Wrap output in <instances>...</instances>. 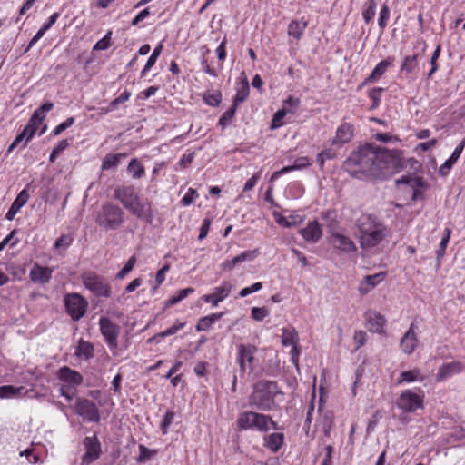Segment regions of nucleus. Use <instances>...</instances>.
<instances>
[{
	"label": "nucleus",
	"mask_w": 465,
	"mask_h": 465,
	"mask_svg": "<svg viewBox=\"0 0 465 465\" xmlns=\"http://www.w3.org/2000/svg\"><path fill=\"white\" fill-rule=\"evenodd\" d=\"M385 277L384 272L376 273L373 275H367L364 278V282L366 286L361 284L359 291L361 294H365L369 292L371 289H373L381 281H382Z\"/></svg>",
	"instance_id": "7c9ffc66"
},
{
	"label": "nucleus",
	"mask_w": 465,
	"mask_h": 465,
	"mask_svg": "<svg viewBox=\"0 0 465 465\" xmlns=\"http://www.w3.org/2000/svg\"><path fill=\"white\" fill-rule=\"evenodd\" d=\"M224 315V312L213 313L204 317L200 318L196 324V331H206L212 327L218 320Z\"/></svg>",
	"instance_id": "c756f323"
},
{
	"label": "nucleus",
	"mask_w": 465,
	"mask_h": 465,
	"mask_svg": "<svg viewBox=\"0 0 465 465\" xmlns=\"http://www.w3.org/2000/svg\"><path fill=\"white\" fill-rule=\"evenodd\" d=\"M174 418V412L172 410H168L161 422L160 428L163 434L167 433V430L173 423Z\"/></svg>",
	"instance_id": "09e8293b"
},
{
	"label": "nucleus",
	"mask_w": 465,
	"mask_h": 465,
	"mask_svg": "<svg viewBox=\"0 0 465 465\" xmlns=\"http://www.w3.org/2000/svg\"><path fill=\"white\" fill-rule=\"evenodd\" d=\"M353 340L357 343L355 350L362 347L367 341V333L363 331H356L353 335Z\"/></svg>",
	"instance_id": "bf43d9fd"
},
{
	"label": "nucleus",
	"mask_w": 465,
	"mask_h": 465,
	"mask_svg": "<svg viewBox=\"0 0 465 465\" xmlns=\"http://www.w3.org/2000/svg\"><path fill=\"white\" fill-rule=\"evenodd\" d=\"M210 225H211V220L210 219H204L203 220V223L200 228V233H199V236H198V239L200 241H202L203 239H204L207 234H208V232H209V229H210Z\"/></svg>",
	"instance_id": "69168bd1"
},
{
	"label": "nucleus",
	"mask_w": 465,
	"mask_h": 465,
	"mask_svg": "<svg viewBox=\"0 0 465 465\" xmlns=\"http://www.w3.org/2000/svg\"><path fill=\"white\" fill-rule=\"evenodd\" d=\"M422 405V398L411 390L403 391L397 400V406L406 412H413Z\"/></svg>",
	"instance_id": "f8f14e48"
},
{
	"label": "nucleus",
	"mask_w": 465,
	"mask_h": 465,
	"mask_svg": "<svg viewBox=\"0 0 465 465\" xmlns=\"http://www.w3.org/2000/svg\"><path fill=\"white\" fill-rule=\"evenodd\" d=\"M377 147L373 144H365L349 156L346 165L357 168L352 171L354 175L362 173L374 177L375 170H377Z\"/></svg>",
	"instance_id": "f03ea898"
},
{
	"label": "nucleus",
	"mask_w": 465,
	"mask_h": 465,
	"mask_svg": "<svg viewBox=\"0 0 465 465\" xmlns=\"http://www.w3.org/2000/svg\"><path fill=\"white\" fill-rule=\"evenodd\" d=\"M263 440L264 447L269 449L272 452L276 453L283 445L284 434L282 432H274L265 436Z\"/></svg>",
	"instance_id": "a878e982"
},
{
	"label": "nucleus",
	"mask_w": 465,
	"mask_h": 465,
	"mask_svg": "<svg viewBox=\"0 0 465 465\" xmlns=\"http://www.w3.org/2000/svg\"><path fill=\"white\" fill-rule=\"evenodd\" d=\"M261 177V173L258 172L256 173H254L244 184V188H243V191L244 192H247V191H250L252 190L257 183L258 180L260 179Z\"/></svg>",
	"instance_id": "0e129e2a"
},
{
	"label": "nucleus",
	"mask_w": 465,
	"mask_h": 465,
	"mask_svg": "<svg viewBox=\"0 0 465 465\" xmlns=\"http://www.w3.org/2000/svg\"><path fill=\"white\" fill-rule=\"evenodd\" d=\"M269 314V311L265 307H253L251 311L252 318L261 322Z\"/></svg>",
	"instance_id": "8fccbe9b"
},
{
	"label": "nucleus",
	"mask_w": 465,
	"mask_h": 465,
	"mask_svg": "<svg viewBox=\"0 0 465 465\" xmlns=\"http://www.w3.org/2000/svg\"><path fill=\"white\" fill-rule=\"evenodd\" d=\"M82 280L84 287L95 296L106 298L111 296V286L104 277L93 272H87L82 275Z\"/></svg>",
	"instance_id": "0eeeda50"
},
{
	"label": "nucleus",
	"mask_w": 465,
	"mask_h": 465,
	"mask_svg": "<svg viewBox=\"0 0 465 465\" xmlns=\"http://www.w3.org/2000/svg\"><path fill=\"white\" fill-rule=\"evenodd\" d=\"M300 233L307 242H317L322 236V231L317 221L310 222L305 228L300 229Z\"/></svg>",
	"instance_id": "412c9836"
},
{
	"label": "nucleus",
	"mask_w": 465,
	"mask_h": 465,
	"mask_svg": "<svg viewBox=\"0 0 465 465\" xmlns=\"http://www.w3.org/2000/svg\"><path fill=\"white\" fill-rule=\"evenodd\" d=\"M366 321L368 322L370 331L378 333L383 331L386 320L381 313L370 311L366 312Z\"/></svg>",
	"instance_id": "393cba45"
},
{
	"label": "nucleus",
	"mask_w": 465,
	"mask_h": 465,
	"mask_svg": "<svg viewBox=\"0 0 465 465\" xmlns=\"http://www.w3.org/2000/svg\"><path fill=\"white\" fill-rule=\"evenodd\" d=\"M268 420H271V416L252 411L242 412L237 419V426L241 430H259L267 432Z\"/></svg>",
	"instance_id": "423d86ee"
},
{
	"label": "nucleus",
	"mask_w": 465,
	"mask_h": 465,
	"mask_svg": "<svg viewBox=\"0 0 465 465\" xmlns=\"http://www.w3.org/2000/svg\"><path fill=\"white\" fill-rule=\"evenodd\" d=\"M354 135V127L350 123H342L337 129L335 136L331 140L334 145H342L349 143Z\"/></svg>",
	"instance_id": "a211bd4d"
},
{
	"label": "nucleus",
	"mask_w": 465,
	"mask_h": 465,
	"mask_svg": "<svg viewBox=\"0 0 465 465\" xmlns=\"http://www.w3.org/2000/svg\"><path fill=\"white\" fill-rule=\"evenodd\" d=\"M307 25H308L307 21L292 20L288 25L287 33L290 36H292L293 38L299 40L300 38H302L303 32H304L305 28L307 27Z\"/></svg>",
	"instance_id": "2f4dec72"
},
{
	"label": "nucleus",
	"mask_w": 465,
	"mask_h": 465,
	"mask_svg": "<svg viewBox=\"0 0 465 465\" xmlns=\"http://www.w3.org/2000/svg\"><path fill=\"white\" fill-rule=\"evenodd\" d=\"M376 2L375 0H367L365 3V8L363 10L362 15L364 22L369 24L374 17L376 12Z\"/></svg>",
	"instance_id": "4c0bfd02"
},
{
	"label": "nucleus",
	"mask_w": 465,
	"mask_h": 465,
	"mask_svg": "<svg viewBox=\"0 0 465 465\" xmlns=\"http://www.w3.org/2000/svg\"><path fill=\"white\" fill-rule=\"evenodd\" d=\"M54 108V104L51 102H46L42 104L39 108H37L34 113L33 116L37 119H42L43 121L45 118V113L51 111Z\"/></svg>",
	"instance_id": "a18cd8bd"
},
{
	"label": "nucleus",
	"mask_w": 465,
	"mask_h": 465,
	"mask_svg": "<svg viewBox=\"0 0 465 465\" xmlns=\"http://www.w3.org/2000/svg\"><path fill=\"white\" fill-rule=\"evenodd\" d=\"M423 381V378L420 376V372L419 369H413L411 371H402L397 381L398 384L402 382H412L415 381Z\"/></svg>",
	"instance_id": "c9c22d12"
},
{
	"label": "nucleus",
	"mask_w": 465,
	"mask_h": 465,
	"mask_svg": "<svg viewBox=\"0 0 465 465\" xmlns=\"http://www.w3.org/2000/svg\"><path fill=\"white\" fill-rule=\"evenodd\" d=\"M74 117L67 118L64 122H63L60 124H58L53 130V134L55 135V136L59 135L62 132H64V130H66L67 128L72 126L74 124Z\"/></svg>",
	"instance_id": "4d7b16f0"
},
{
	"label": "nucleus",
	"mask_w": 465,
	"mask_h": 465,
	"mask_svg": "<svg viewBox=\"0 0 465 465\" xmlns=\"http://www.w3.org/2000/svg\"><path fill=\"white\" fill-rule=\"evenodd\" d=\"M57 377L70 387H76L83 383L82 374L67 366L61 367L58 370Z\"/></svg>",
	"instance_id": "f3484780"
},
{
	"label": "nucleus",
	"mask_w": 465,
	"mask_h": 465,
	"mask_svg": "<svg viewBox=\"0 0 465 465\" xmlns=\"http://www.w3.org/2000/svg\"><path fill=\"white\" fill-rule=\"evenodd\" d=\"M413 326L414 324L412 323L401 340V348L406 354H411L418 343L416 334L413 331Z\"/></svg>",
	"instance_id": "b1692460"
},
{
	"label": "nucleus",
	"mask_w": 465,
	"mask_h": 465,
	"mask_svg": "<svg viewBox=\"0 0 465 465\" xmlns=\"http://www.w3.org/2000/svg\"><path fill=\"white\" fill-rule=\"evenodd\" d=\"M124 156H125V154H122V153L106 155V157L103 161L102 169L108 170L113 167H115L119 163L120 158L124 157Z\"/></svg>",
	"instance_id": "ea45409f"
},
{
	"label": "nucleus",
	"mask_w": 465,
	"mask_h": 465,
	"mask_svg": "<svg viewBox=\"0 0 465 465\" xmlns=\"http://www.w3.org/2000/svg\"><path fill=\"white\" fill-rule=\"evenodd\" d=\"M249 84L247 79H244L242 82L240 83L237 88V93L233 98L232 104H235L237 108L239 104L244 102L247 99V97L249 96Z\"/></svg>",
	"instance_id": "f704fd0d"
},
{
	"label": "nucleus",
	"mask_w": 465,
	"mask_h": 465,
	"mask_svg": "<svg viewBox=\"0 0 465 465\" xmlns=\"http://www.w3.org/2000/svg\"><path fill=\"white\" fill-rule=\"evenodd\" d=\"M29 193L26 188L22 190L15 201L12 203L8 212L5 214V219L12 221L19 210L27 203Z\"/></svg>",
	"instance_id": "5701e85b"
},
{
	"label": "nucleus",
	"mask_w": 465,
	"mask_h": 465,
	"mask_svg": "<svg viewBox=\"0 0 465 465\" xmlns=\"http://www.w3.org/2000/svg\"><path fill=\"white\" fill-rule=\"evenodd\" d=\"M359 230L361 232L360 244L364 249L376 246L385 237L383 225L376 223L371 216H368L366 222L359 224Z\"/></svg>",
	"instance_id": "20e7f679"
},
{
	"label": "nucleus",
	"mask_w": 465,
	"mask_h": 465,
	"mask_svg": "<svg viewBox=\"0 0 465 465\" xmlns=\"http://www.w3.org/2000/svg\"><path fill=\"white\" fill-rule=\"evenodd\" d=\"M126 209L129 210L137 218L143 219L148 223H152L153 221L154 215L153 213L151 204L143 203L140 201V198L129 203V206H127Z\"/></svg>",
	"instance_id": "4468645a"
},
{
	"label": "nucleus",
	"mask_w": 465,
	"mask_h": 465,
	"mask_svg": "<svg viewBox=\"0 0 465 465\" xmlns=\"http://www.w3.org/2000/svg\"><path fill=\"white\" fill-rule=\"evenodd\" d=\"M377 156L374 178L386 179L402 168L399 151H391L378 146Z\"/></svg>",
	"instance_id": "7ed1b4c3"
},
{
	"label": "nucleus",
	"mask_w": 465,
	"mask_h": 465,
	"mask_svg": "<svg viewBox=\"0 0 465 465\" xmlns=\"http://www.w3.org/2000/svg\"><path fill=\"white\" fill-rule=\"evenodd\" d=\"M74 412L89 422L100 421V411L96 404L88 399H78L74 404Z\"/></svg>",
	"instance_id": "9d476101"
},
{
	"label": "nucleus",
	"mask_w": 465,
	"mask_h": 465,
	"mask_svg": "<svg viewBox=\"0 0 465 465\" xmlns=\"http://www.w3.org/2000/svg\"><path fill=\"white\" fill-rule=\"evenodd\" d=\"M258 250L246 251L241 254L235 256L232 260H225L221 264V268L223 271H232L237 264L242 263L245 261H252L258 255Z\"/></svg>",
	"instance_id": "4be33fe9"
},
{
	"label": "nucleus",
	"mask_w": 465,
	"mask_h": 465,
	"mask_svg": "<svg viewBox=\"0 0 465 465\" xmlns=\"http://www.w3.org/2000/svg\"><path fill=\"white\" fill-rule=\"evenodd\" d=\"M459 157L451 153L450 157L447 159L443 164H441L439 168V173L441 176H446L450 170L452 168V166L455 164V163L458 161Z\"/></svg>",
	"instance_id": "c03bdc74"
},
{
	"label": "nucleus",
	"mask_w": 465,
	"mask_h": 465,
	"mask_svg": "<svg viewBox=\"0 0 465 465\" xmlns=\"http://www.w3.org/2000/svg\"><path fill=\"white\" fill-rule=\"evenodd\" d=\"M225 45H226V37L223 38L222 43L216 48L217 57L221 61H223L226 57Z\"/></svg>",
	"instance_id": "774afa93"
},
{
	"label": "nucleus",
	"mask_w": 465,
	"mask_h": 465,
	"mask_svg": "<svg viewBox=\"0 0 465 465\" xmlns=\"http://www.w3.org/2000/svg\"><path fill=\"white\" fill-rule=\"evenodd\" d=\"M460 371V364L458 362H450L443 364L440 367L439 371L436 375V381L440 382L450 376H451L455 372Z\"/></svg>",
	"instance_id": "cd10ccee"
},
{
	"label": "nucleus",
	"mask_w": 465,
	"mask_h": 465,
	"mask_svg": "<svg viewBox=\"0 0 465 465\" xmlns=\"http://www.w3.org/2000/svg\"><path fill=\"white\" fill-rule=\"evenodd\" d=\"M331 244L334 249L341 252L351 253L357 252L354 242L341 232H333L331 234Z\"/></svg>",
	"instance_id": "dca6fc26"
},
{
	"label": "nucleus",
	"mask_w": 465,
	"mask_h": 465,
	"mask_svg": "<svg viewBox=\"0 0 465 465\" xmlns=\"http://www.w3.org/2000/svg\"><path fill=\"white\" fill-rule=\"evenodd\" d=\"M170 270V266L165 264L156 273L155 282L156 284L153 287V292H155L157 288L165 280V273Z\"/></svg>",
	"instance_id": "3c124183"
},
{
	"label": "nucleus",
	"mask_w": 465,
	"mask_h": 465,
	"mask_svg": "<svg viewBox=\"0 0 465 465\" xmlns=\"http://www.w3.org/2000/svg\"><path fill=\"white\" fill-rule=\"evenodd\" d=\"M66 312L74 321H79L86 312L88 303L86 300L78 293H69L64 298Z\"/></svg>",
	"instance_id": "6e6552de"
},
{
	"label": "nucleus",
	"mask_w": 465,
	"mask_h": 465,
	"mask_svg": "<svg viewBox=\"0 0 465 465\" xmlns=\"http://www.w3.org/2000/svg\"><path fill=\"white\" fill-rule=\"evenodd\" d=\"M383 92V88H372L370 93L369 96L372 100L373 104L371 108H376L379 104L380 99H381V94Z\"/></svg>",
	"instance_id": "052dcab7"
},
{
	"label": "nucleus",
	"mask_w": 465,
	"mask_h": 465,
	"mask_svg": "<svg viewBox=\"0 0 465 465\" xmlns=\"http://www.w3.org/2000/svg\"><path fill=\"white\" fill-rule=\"evenodd\" d=\"M185 326V322H175L173 326L168 328L167 330L161 331L157 334H155L153 338V340H156L157 338H165L170 335L175 334L178 331L183 329Z\"/></svg>",
	"instance_id": "79ce46f5"
},
{
	"label": "nucleus",
	"mask_w": 465,
	"mask_h": 465,
	"mask_svg": "<svg viewBox=\"0 0 465 465\" xmlns=\"http://www.w3.org/2000/svg\"><path fill=\"white\" fill-rule=\"evenodd\" d=\"M124 213L116 204L105 203L102 205L95 222L105 231L116 230L124 223Z\"/></svg>",
	"instance_id": "39448f33"
},
{
	"label": "nucleus",
	"mask_w": 465,
	"mask_h": 465,
	"mask_svg": "<svg viewBox=\"0 0 465 465\" xmlns=\"http://www.w3.org/2000/svg\"><path fill=\"white\" fill-rule=\"evenodd\" d=\"M256 352L257 348L252 344L240 343L237 346L236 361L239 364V371L241 373H244L247 367H250L252 364Z\"/></svg>",
	"instance_id": "9b49d317"
},
{
	"label": "nucleus",
	"mask_w": 465,
	"mask_h": 465,
	"mask_svg": "<svg viewBox=\"0 0 465 465\" xmlns=\"http://www.w3.org/2000/svg\"><path fill=\"white\" fill-rule=\"evenodd\" d=\"M445 232H446V234L442 237V239L440 241V246H439V249L437 250V257H438V259L444 255L447 244H448V242L450 241V229H446Z\"/></svg>",
	"instance_id": "864d4df0"
},
{
	"label": "nucleus",
	"mask_w": 465,
	"mask_h": 465,
	"mask_svg": "<svg viewBox=\"0 0 465 465\" xmlns=\"http://www.w3.org/2000/svg\"><path fill=\"white\" fill-rule=\"evenodd\" d=\"M136 259L135 257H131L127 262L124 265L122 270L117 272L115 278L118 280H122L125 277L126 274H128L134 268L135 264Z\"/></svg>",
	"instance_id": "de8ad7c7"
},
{
	"label": "nucleus",
	"mask_w": 465,
	"mask_h": 465,
	"mask_svg": "<svg viewBox=\"0 0 465 465\" xmlns=\"http://www.w3.org/2000/svg\"><path fill=\"white\" fill-rule=\"evenodd\" d=\"M52 273L53 269L35 263L33 268L30 270L29 276L32 282L44 285L49 282Z\"/></svg>",
	"instance_id": "6ab92c4d"
},
{
	"label": "nucleus",
	"mask_w": 465,
	"mask_h": 465,
	"mask_svg": "<svg viewBox=\"0 0 465 465\" xmlns=\"http://www.w3.org/2000/svg\"><path fill=\"white\" fill-rule=\"evenodd\" d=\"M288 111L289 110L287 108L283 107L274 114L271 123V129H277L283 124L282 120L286 116Z\"/></svg>",
	"instance_id": "37998d69"
},
{
	"label": "nucleus",
	"mask_w": 465,
	"mask_h": 465,
	"mask_svg": "<svg viewBox=\"0 0 465 465\" xmlns=\"http://www.w3.org/2000/svg\"><path fill=\"white\" fill-rule=\"evenodd\" d=\"M390 9L387 5H383L381 6L379 17V26L381 29H384L387 25V20L389 19Z\"/></svg>",
	"instance_id": "5fc2aeb1"
},
{
	"label": "nucleus",
	"mask_w": 465,
	"mask_h": 465,
	"mask_svg": "<svg viewBox=\"0 0 465 465\" xmlns=\"http://www.w3.org/2000/svg\"><path fill=\"white\" fill-rule=\"evenodd\" d=\"M236 110H237L236 105L235 104H232L230 106V108L228 110H226L222 114V116L219 119L218 124L220 126H222L223 128L227 126L231 123V121L234 118Z\"/></svg>",
	"instance_id": "58836bf2"
},
{
	"label": "nucleus",
	"mask_w": 465,
	"mask_h": 465,
	"mask_svg": "<svg viewBox=\"0 0 465 465\" xmlns=\"http://www.w3.org/2000/svg\"><path fill=\"white\" fill-rule=\"evenodd\" d=\"M203 99L207 104L215 107L221 104L222 94L219 91L213 94L208 93L204 94Z\"/></svg>",
	"instance_id": "49530a36"
},
{
	"label": "nucleus",
	"mask_w": 465,
	"mask_h": 465,
	"mask_svg": "<svg viewBox=\"0 0 465 465\" xmlns=\"http://www.w3.org/2000/svg\"><path fill=\"white\" fill-rule=\"evenodd\" d=\"M127 171L134 179H140L144 174L143 166L136 159L130 161Z\"/></svg>",
	"instance_id": "e433bc0d"
},
{
	"label": "nucleus",
	"mask_w": 465,
	"mask_h": 465,
	"mask_svg": "<svg viewBox=\"0 0 465 465\" xmlns=\"http://www.w3.org/2000/svg\"><path fill=\"white\" fill-rule=\"evenodd\" d=\"M283 392L274 381L260 380L253 384L248 404L261 411H270L278 407L277 399L283 397Z\"/></svg>",
	"instance_id": "f257e3e1"
},
{
	"label": "nucleus",
	"mask_w": 465,
	"mask_h": 465,
	"mask_svg": "<svg viewBox=\"0 0 465 465\" xmlns=\"http://www.w3.org/2000/svg\"><path fill=\"white\" fill-rule=\"evenodd\" d=\"M18 393V390L11 385L0 387V398L14 397Z\"/></svg>",
	"instance_id": "13d9d810"
},
{
	"label": "nucleus",
	"mask_w": 465,
	"mask_h": 465,
	"mask_svg": "<svg viewBox=\"0 0 465 465\" xmlns=\"http://www.w3.org/2000/svg\"><path fill=\"white\" fill-rule=\"evenodd\" d=\"M36 130L37 129L35 127H34V126H32V125L28 124L25 125V127L21 132L22 134H25V143L23 145V147L25 146L26 142H28L30 139L33 138V136L35 135Z\"/></svg>",
	"instance_id": "338daca9"
},
{
	"label": "nucleus",
	"mask_w": 465,
	"mask_h": 465,
	"mask_svg": "<svg viewBox=\"0 0 465 465\" xmlns=\"http://www.w3.org/2000/svg\"><path fill=\"white\" fill-rule=\"evenodd\" d=\"M100 331L104 336L110 349L118 348V336L120 333V326L113 322L107 317H101L99 320Z\"/></svg>",
	"instance_id": "1a4fd4ad"
},
{
	"label": "nucleus",
	"mask_w": 465,
	"mask_h": 465,
	"mask_svg": "<svg viewBox=\"0 0 465 465\" xmlns=\"http://www.w3.org/2000/svg\"><path fill=\"white\" fill-rule=\"evenodd\" d=\"M440 45H438L431 57H430V64H431V69L430 71L428 73V77H431L432 74L438 70V64H437V60L440 56Z\"/></svg>",
	"instance_id": "6e6d98bb"
},
{
	"label": "nucleus",
	"mask_w": 465,
	"mask_h": 465,
	"mask_svg": "<svg viewBox=\"0 0 465 465\" xmlns=\"http://www.w3.org/2000/svg\"><path fill=\"white\" fill-rule=\"evenodd\" d=\"M114 196L115 199L119 200L125 208L129 206V203L139 198L134 186L117 187L114 189Z\"/></svg>",
	"instance_id": "aec40b11"
},
{
	"label": "nucleus",
	"mask_w": 465,
	"mask_h": 465,
	"mask_svg": "<svg viewBox=\"0 0 465 465\" xmlns=\"http://www.w3.org/2000/svg\"><path fill=\"white\" fill-rule=\"evenodd\" d=\"M83 443L86 450L85 454L83 456V461L88 464L96 460L101 454V444L97 436L85 437Z\"/></svg>",
	"instance_id": "ddd939ff"
},
{
	"label": "nucleus",
	"mask_w": 465,
	"mask_h": 465,
	"mask_svg": "<svg viewBox=\"0 0 465 465\" xmlns=\"http://www.w3.org/2000/svg\"><path fill=\"white\" fill-rule=\"evenodd\" d=\"M75 354L78 357H84L85 360L93 358L94 354V344L89 341L80 340L76 348Z\"/></svg>",
	"instance_id": "72a5a7b5"
},
{
	"label": "nucleus",
	"mask_w": 465,
	"mask_h": 465,
	"mask_svg": "<svg viewBox=\"0 0 465 465\" xmlns=\"http://www.w3.org/2000/svg\"><path fill=\"white\" fill-rule=\"evenodd\" d=\"M110 34L100 39L94 46V50H106L110 46Z\"/></svg>",
	"instance_id": "e2e57ef3"
},
{
	"label": "nucleus",
	"mask_w": 465,
	"mask_h": 465,
	"mask_svg": "<svg viewBox=\"0 0 465 465\" xmlns=\"http://www.w3.org/2000/svg\"><path fill=\"white\" fill-rule=\"evenodd\" d=\"M262 288V282H255L252 285H251L250 287H245V288L242 289L239 294L241 297L243 298L252 292L260 291Z\"/></svg>",
	"instance_id": "680f3d73"
},
{
	"label": "nucleus",
	"mask_w": 465,
	"mask_h": 465,
	"mask_svg": "<svg viewBox=\"0 0 465 465\" xmlns=\"http://www.w3.org/2000/svg\"><path fill=\"white\" fill-rule=\"evenodd\" d=\"M282 343L284 346H294L298 345L299 342V335L297 331L293 328H283L282 330Z\"/></svg>",
	"instance_id": "473e14b6"
},
{
	"label": "nucleus",
	"mask_w": 465,
	"mask_h": 465,
	"mask_svg": "<svg viewBox=\"0 0 465 465\" xmlns=\"http://www.w3.org/2000/svg\"><path fill=\"white\" fill-rule=\"evenodd\" d=\"M73 242V237L70 234L61 235L54 243L56 249L64 248L66 249L70 246Z\"/></svg>",
	"instance_id": "603ef678"
},
{
	"label": "nucleus",
	"mask_w": 465,
	"mask_h": 465,
	"mask_svg": "<svg viewBox=\"0 0 465 465\" xmlns=\"http://www.w3.org/2000/svg\"><path fill=\"white\" fill-rule=\"evenodd\" d=\"M232 284L229 282H223L221 286L215 287L210 294L203 295L202 299L205 302H210L216 307L220 302L223 301L230 294Z\"/></svg>",
	"instance_id": "2eb2a0df"
},
{
	"label": "nucleus",
	"mask_w": 465,
	"mask_h": 465,
	"mask_svg": "<svg viewBox=\"0 0 465 465\" xmlns=\"http://www.w3.org/2000/svg\"><path fill=\"white\" fill-rule=\"evenodd\" d=\"M309 165H311V161L308 157H299L295 160L293 165L285 166V167L282 168L280 171L273 173L272 175V179H275L279 175L289 173L293 170L303 169Z\"/></svg>",
	"instance_id": "c85d7f7f"
},
{
	"label": "nucleus",
	"mask_w": 465,
	"mask_h": 465,
	"mask_svg": "<svg viewBox=\"0 0 465 465\" xmlns=\"http://www.w3.org/2000/svg\"><path fill=\"white\" fill-rule=\"evenodd\" d=\"M417 54H413L411 56H406L403 60V63L401 66V71L405 72L407 74H411L413 72L415 67L417 66Z\"/></svg>",
	"instance_id": "a19ab883"
},
{
	"label": "nucleus",
	"mask_w": 465,
	"mask_h": 465,
	"mask_svg": "<svg viewBox=\"0 0 465 465\" xmlns=\"http://www.w3.org/2000/svg\"><path fill=\"white\" fill-rule=\"evenodd\" d=\"M394 61L393 57H387L385 60L380 62L372 70L371 74L366 78L364 84L373 83L380 77H381L386 69L390 67Z\"/></svg>",
	"instance_id": "bb28decb"
}]
</instances>
